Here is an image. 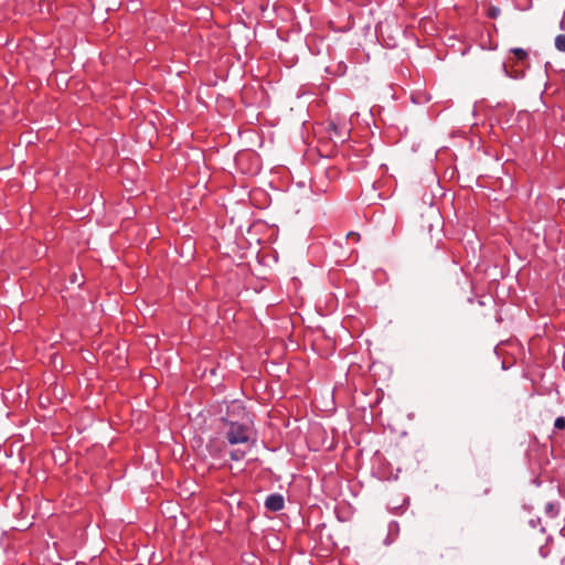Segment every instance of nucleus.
Here are the masks:
<instances>
[{
	"label": "nucleus",
	"instance_id": "nucleus-1",
	"mask_svg": "<svg viewBox=\"0 0 565 565\" xmlns=\"http://www.w3.org/2000/svg\"><path fill=\"white\" fill-rule=\"evenodd\" d=\"M225 424V439L230 445L239 447L230 451V458L232 460H242L246 454L252 449L250 434L252 429L246 423H239L235 420L223 419Z\"/></svg>",
	"mask_w": 565,
	"mask_h": 565
},
{
	"label": "nucleus",
	"instance_id": "nucleus-2",
	"mask_svg": "<svg viewBox=\"0 0 565 565\" xmlns=\"http://www.w3.org/2000/svg\"><path fill=\"white\" fill-rule=\"evenodd\" d=\"M265 507L274 512L280 511L284 508V498L280 494H270L265 501Z\"/></svg>",
	"mask_w": 565,
	"mask_h": 565
},
{
	"label": "nucleus",
	"instance_id": "nucleus-3",
	"mask_svg": "<svg viewBox=\"0 0 565 565\" xmlns=\"http://www.w3.org/2000/svg\"><path fill=\"white\" fill-rule=\"evenodd\" d=\"M511 52L515 55L516 60L523 62L527 57V53L525 50L520 47H514Z\"/></svg>",
	"mask_w": 565,
	"mask_h": 565
},
{
	"label": "nucleus",
	"instance_id": "nucleus-4",
	"mask_svg": "<svg viewBox=\"0 0 565 565\" xmlns=\"http://www.w3.org/2000/svg\"><path fill=\"white\" fill-rule=\"evenodd\" d=\"M555 47L561 52H565V34H559L555 38Z\"/></svg>",
	"mask_w": 565,
	"mask_h": 565
},
{
	"label": "nucleus",
	"instance_id": "nucleus-5",
	"mask_svg": "<svg viewBox=\"0 0 565 565\" xmlns=\"http://www.w3.org/2000/svg\"><path fill=\"white\" fill-rule=\"evenodd\" d=\"M545 513L548 518H554L556 515V507L552 502L545 503Z\"/></svg>",
	"mask_w": 565,
	"mask_h": 565
},
{
	"label": "nucleus",
	"instance_id": "nucleus-6",
	"mask_svg": "<svg viewBox=\"0 0 565 565\" xmlns=\"http://www.w3.org/2000/svg\"><path fill=\"white\" fill-rule=\"evenodd\" d=\"M500 12H501V11H500V9H499L498 7H491V8H489V10H488V15H489L490 18L495 19V18H498V17H499Z\"/></svg>",
	"mask_w": 565,
	"mask_h": 565
},
{
	"label": "nucleus",
	"instance_id": "nucleus-7",
	"mask_svg": "<svg viewBox=\"0 0 565 565\" xmlns=\"http://www.w3.org/2000/svg\"><path fill=\"white\" fill-rule=\"evenodd\" d=\"M331 126H332V130L334 131V136H335L338 139H340L341 141H344V140H345V138H344V134H342V132L339 130V128H338V126H337V125L331 124Z\"/></svg>",
	"mask_w": 565,
	"mask_h": 565
},
{
	"label": "nucleus",
	"instance_id": "nucleus-8",
	"mask_svg": "<svg viewBox=\"0 0 565 565\" xmlns=\"http://www.w3.org/2000/svg\"><path fill=\"white\" fill-rule=\"evenodd\" d=\"M555 428L564 429L565 428V417H557L554 423Z\"/></svg>",
	"mask_w": 565,
	"mask_h": 565
},
{
	"label": "nucleus",
	"instance_id": "nucleus-9",
	"mask_svg": "<svg viewBox=\"0 0 565 565\" xmlns=\"http://www.w3.org/2000/svg\"><path fill=\"white\" fill-rule=\"evenodd\" d=\"M348 238H352L354 239L355 242H359L361 236L359 233H355V232H350L348 235H347Z\"/></svg>",
	"mask_w": 565,
	"mask_h": 565
},
{
	"label": "nucleus",
	"instance_id": "nucleus-10",
	"mask_svg": "<svg viewBox=\"0 0 565 565\" xmlns=\"http://www.w3.org/2000/svg\"><path fill=\"white\" fill-rule=\"evenodd\" d=\"M503 71H504V73H505L507 75L512 76V75L509 73L508 67H507L505 65H503Z\"/></svg>",
	"mask_w": 565,
	"mask_h": 565
}]
</instances>
